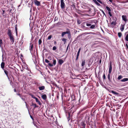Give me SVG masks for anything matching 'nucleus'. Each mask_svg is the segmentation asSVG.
I'll return each instance as SVG.
<instances>
[{
  "label": "nucleus",
  "mask_w": 128,
  "mask_h": 128,
  "mask_svg": "<svg viewBox=\"0 0 128 128\" xmlns=\"http://www.w3.org/2000/svg\"><path fill=\"white\" fill-rule=\"evenodd\" d=\"M108 13L110 16L111 17L112 16V14H111V12H108Z\"/></svg>",
  "instance_id": "obj_38"
},
{
  "label": "nucleus",
  "mask_w": 128,
  "mask_h": 128,
  "mask_svg": "<svg viewBox=\"0 0 128 128\" xmlns=\"http://www.w3.org/2000/svg\"><path fill=\"white\" fill-rule=\"evenodd\" d=\"M116 19L114 20V21H112L111 23V24L115 26L116 24Z\"/></svg>",
  "instance_id": "obj_16"
},
{
  "label": "nucleus",
  "mask_w": 128,
  "mask_h": 128,
  "mask_svg": "<svg viewBox=\"0 0 128 128\" xmlns=\"http://www.w3.org/2000/svg\"><path fill=\"white\" fill-rule=\"evenodd\" d=\"M25 103L26 104V107L28 109V105H27V104H26V101H25Z\"/></svg>",
  "instance_id": "obj_46"
},
{
  "label": "nucleus",
  "mask_w": 128,
  "mask_h": 128,
  "mask_svg": "<svg viewBox=\"0 0 128 128\" xmlns=\"http://www.w3.org/2000/svg\"><path fill=\"white\" fill-rule=\"evenodd\" d=\"M79 55L78 54H77L76 58V60L78 59Z\"/></svg>",
  "instance_id": "obj_44"
},
{
  "label": "nucleus",
  "mask_w": 128,
  "mask_h": 128,
  "mask_svg": "<svg viewBox=\"0 0 128 128\" xmlns=\"http://www.w3.org/2000/svg\"><path fill=\"white\" fill-rule=\"evenodd\" d=\"M26 64H24L23 65H22V70H21L22 71H23L24 70V69L26 68Z\"/></svg>",
  "instance_id": "obj_9"
},
{
  "label": "nucleus",
  "mask_w": 128,
  "mask_h": 128,
  "mask_svg": "<svg viewBox=\"0 0 128 128\" xmlns=\"http://www.w3.org/2000/svg\"><path fill=\"white\" fill-rule=\"evenodd\" d=\"M52 38V35H50L49 36L48 38V40H50Z\"/></svg>",
  "instance_id": "obj_34"
},
{
  "label": "nucleus",
  "mask_w": 128,
  "mask_h": 128,
  "mask_svg": "<svg viewBox=\"0 0 128 128\" xmlns=\"http://www.w3.org/2000/svg\"><path fill=\"white\" fill-rule=\"evenodd\" d=\"M86 25L88 26H91V24H86Z\"/></svg>",
  "instance_id": "obj_43"
},
{
  "label": "nucleus",
  "mask_w": 128,
  "mask_h": 128,
  "mask_svg": "<svg viewBox=\"0 0 128 128\" xmlns=\"http://www.w3.org/2000/svg\"><path fill=\"white\" fill-rule=\"evenodd\" d=\"M122 20L124 22L125 24L128 21L127 17L126 15H123L122 16Z\"/></svg>",
  "instance_id": "obj_2"
},
{
  "label": "nucleus",
  "mask_w": 128,
  "mask_h": 128,
  "mask_svg": "<svg viewBox=\"0 0 128 128\" xmlns=\"http://www.w3.org/2000/svg\"><path fill=\"white\" fill-rule=\"evenodd\" d=\"M110 2H111L112 1V0H108Z\"/></svg>",
  "instance_id": "obj_57"
},
{
  "label": "nucleus",
  "mask_w": 128,
  "mask_h": 128,
  "mask_svg": "<svg viewBox=\"0 0 128 128\" xmlns=\"http://www.w3.org/2000/svg\"><path fill=\"white\" fill-rule=\"evenodd\" d=\"M32 106H34V108H35L36 107H38V106H37L36 104H35L32 103Z\"/></svg>",
  "instance_id": "obj_24"
},
{
  "label": "nucleus",
  "mask_w": 128,
  "mask_h": 128,
  "mask_svg": "<svg viewBox=\"0 0 128 128\" xmlns=\"http://www.w3.org/2000/svg\"><path fill=\"white\" fill-rule=\"evenodd\" d=\"M128 80V78H124L122 79L121 80V81L122 82H125L127 81Z\"/></svg>",
  "instance_id": "obj_13"
},
{
  "label": "nucleus",
  "mask_w": 128,
  "mask_h": 128,
  "mask_svg": "<svg viewBox=\"0 0 128 128\" xmlns=\"http://www.w3.org/2000/svg\"><path fill=\"white\" fill-rule=\"evenodd\" d=\"M106 8L108 10V12H111V9L108 7L106 6Z\"/></svg>",
  "instance_id": "obj_26"
},
{
  "label": "nucleus",
  "mask_w": 128,
  "mask_h": 128,
  "mask_svg": "<svg viewBox=\"0 0 128 128\" xmlns=\"http://www.w3.org/2000/svg\"><path fill=\"white\" fill-rule=\"evenodd\" d=\"M36 102H38L39 105H40L41 104V103L40 102L39 100L37 98H36Z\"/></svg>",
  "instance_id": "obj_18"
},
{
  "label": "nucleus",
  "mask_w": 128,
  "mask_h": 128,
  "mask_svg": "<svg viewBox=\"0 0 128 128\" xmlns=\"http://www.w3.org/2000/svg\"><path fill=\"white\" fill-rule=\"evenodd\" d=\"M126 50L128 49V43L126 42Z\"/></svg>",
  "instance_id": "obj_36"
},
{
  "label": "nucleus",
  "mask_w": 128,
  "mask_h": 128,
  "mask_svg": "<svg viewBox=\"0 0 128 128\" xmlns=\"http://www.w3.org/2000/svg\"><path fill=\"white\" fill-rule=\"evenodd\" d=\"M56 41H55L54 42V44H56Z\"/></svg>",
  "instance_id": "obj_53"
},
{
  "label": "nucleus",
  "mask_w": 128,
  "mask_h": 128,
  "mask_svg": "<svg viewBox=\"0 0 128 128\" xmlns=\"http://www.w3.org/2000/svg\"><path fill=\"white\" fill-rule=\"evenodd\" d=\"M99 2L101 4H102V2L100 1V0H96Z\"/></svg>",
  "instance_id": "obj_45"
},
{
  "label": "nucleus",
  "mask_w": 128,
  "mask_h": 128,
  "mask_svg": "<svg viewBox=\"0 0 128 128\" xmlns=\"http://www.w3.org/2000/svg\"><path fill=\"white\" fill-rule=\"evenodd\" d=\"M100 11H101V12H102V13H103V14L104 15L106 16V14H105V13H104V12L102 10H101Z\"/></svg>",
  "instance_id": "obj_41"
},
{
  "label": "nucleus",
  "mask_w": 128,
  "mask_h": 128,
  "mask_svg": "<svg viewBox=\"0 0 128 128\" xmlns=\"http://www.w3.org/2000/svg\"><path fill=\"white\" fill-rule=\"evenodd\" d=\"M31 96L34 99H36V97L33 94H31Z\"/></svg>",
  "instance_id": "obj_37"
},
{
  "label": "nucleus",
  "mask_w": 128,
  "mask_h": 128,
  "mask_svg": "<svg viewBox=\"0 0 128 128\" xmlns=\"http://www.w3.org/2000/svg\"><path fill=\"white\" fill-rule=\"evenodd\" d=\"M21 98L22 100H23V101H25V99L24 98H23L22 97H21Z\"/></svg>",
  "instance_id": "obj_48"
},
{
  "label": "nucleus",
  "mask_w": 128,
  "mask_h": 128,
  "mask_svg": "<svg viewBox=\"0 0 128 128\" xmlns=\"http://www.w3.org/2000/svg\"><path fill=\"white\" fill-rule=\"evenodd\" d=\"M126 33H128V31L126 32Z\"/></svg>",
  "instance_id": "obj_59"
},
{
  "label": "nucleus",
  "mask_w": 128,
  "mask_h": 128,
  "mask_svg": "<svg viewBox=\"0 0 128 128\" xmlns=\"http://www.w3.org/2000/svg\"><path fill=\"white\" fill-rule=\"evenodd\" d=\"M3 60V57H2V60Z\"/></svg>",
  "instance_id": "obj_62"
},
{
  "label": "nucleus",
  "mask_w": 128,
  "mask_h": 128,
  "mask_svg": "<svg viewBox=\"0 0 128 128\" xmlns=\"http://www.w3.org/2000/svg\"><path fill=\"white\" fill-rule=\"evenodd\" d=\"M33 49V44L32 43L30 44V50L31 51Z\"/></svg>",
  "instance_id": "obj_15"
},
{
  "label": "nucleus",
  "mask_w": 128,
  "mask_h": 128,
  "mask_svg": "<svg viewBox=\"0 0 128 128\" xmlns=\"http://www.w3.org/2000/svg\"><path fill=\"white\" fill-rule=\"evenodd\" d=\"M81 125L82 126H85L86 124H85L84 122H82L81 124Z\"/></svg>",
  "instance_id": "obj_29"
},
{
  "label": "nucleus",
  "mask_w": 128,
  "mask_h": 128,
  "mask_svg": "<svg viewBox=\"0 0 128 128\" xmlns=\"http://www.w3.org/2000/svg\"><path fill=\"white\" fill-rule=\"evenodd\" d=\"M62 41L64 42H66V39L64 38H63L62 39Z\"/></svg>",
  "instance_id": "obj_39"
},
{
  "label": "nucleus",
  "mask_w": 128,
  "mask_h": 128,
  "mask_svg": "<svg viewBox=\"0 0 128 128\" xmlns=\"http://www.w3.org/2000/svg\"><path fill=\"white\" fill-rule=\"evenodd\" d=\"M103 78L105 80L106 79V77L105 76V74H104L103 76Z\"/></svg>",
  "instance_id": "obj_40"
},
{
  "label": "nucleus",
  "mask_w": 128,
  "mask_h": 128,
  "mask_svg": "<svg viewBox=\"0 0 128 128\" xmlns=\"http://www.w3.org/2000/svg\"><path fill=\"white\" fill-rule=\"evenodd\" d=\"M125 25V24H121L120 27V30L122 32H123L124 30Z\"/></svg>",
  "instance_id": "obj_8"
},
{
  "label": "nucleus",
  "mask_w": 128,
  "mask_h": 128,
  "mask_svg": "<svg viewBox=\"0 0 128 128\" xmlns=\"http://www.w3.org/2000/svg\"><path fill=\"white\" fill-rule=\"evenodd\" d=\"M125 36V40L126 41H128V33H127Z\"/></svg>",
  "instance_id": "obj_17"
},
{
  "label": "nucleus",
  "mask_w": 128,
  "mask_h": 128,
  "mask_svg": "<svg viewBox=\"0 0 128 128\" xmlns=\"http://www.w3.org/2000/svg\"><path fill=\"white\" fill-rule=\"evenodd\" d=\"M118 35L119 38H120L122 35V33L120 32L118 33Z\"/></svg>",
  "instance_id": "obj_25"
},
{
  "label": "nucleus",
  "mask_w": 128,
  "mask_h": 128,
  "mask_svg": "<svg viewBox=\"0 0 128 128\" xmlns=\"http://www.w3.org/2000/svg\"><path fill=\"white\" fill-rule=\"evenodd\" d=\"M4 72L5 74L8 77V78H9L8 76V71L6 70H4Z\"/></svg>",
  "instance_id": "obj_23"
},
{
  "label": "nucleus",
  "mask_w": 128,
  "mask_h": 128,
  "mask_svg": "<svg viewBox=\"0 0 128 128\" xmlns=\"http://www.w3.org/2000/svg\"><path fill=\"white\" fill-rule=\"evenodd\" d=\"M30 117L33 120H34V119L33 118H32V116H30Z\"/></svg>",
  "instance_id": "obj_50"
},
{
  "label": "nucleus",
  "mask_w": 128,
  "mask_h": 128,
  "mask_svg": "<svg viewBox=\"0 0 128 128\" xmlns=\"http://www.w3.org/2000/svg\"><path fill=\"white\" fill-rule=\"evenodd\" d=\"M122 78H123L122 76L121 75H120V76H118V80H120V79Z\"/></svg>",
  "instance_id": "obj_27"
},
{
  "label": "nucleus",
  "mask_w": 128,
  "mask_h": 128,
  "mask_svg": "<svg viewBox=\"0 0 128 128\" xmlns=\"http://www.w3.org/2000/svg\"><path fill=\"white\" fill-rule=\"evenodd\" d=\"M4 12V11H3V12Z\"/></svg>",
  "instance_id": "obj_63"
},
{
  "label": "nucleus",
  "mask_w": 128,
  "mask_h": 128,
  "mask_svg": "<svg viewBox=\"0 0 128 128\" xmlns=\"http://www.w3.org/2000/svg\"><path fill=\"white\" fill-rule=\"evenodd\" d=\"M18 95H19V96H20V94H18Z\"/></svg>",
  "instance_id": "obj_61"
},
{
  "label": "nucleus",
  "mask_w": 128,
  "mask_h": 128,
  "mask_svg": "<svg viewBox=\"0 0 128 128\" xmlns=\"http://www.w3.org/2000/svg\"><path fill=\"white\" fill-rule=\"evenodd\" d=\"M81 48H79L78 50V52H77V54L79 55L80 52L81 50Z\"/></svg>",
  "instance_id": "obj_30"
},
{
  "label": "nucleus",
  "mask_w": 128,
  "mask_h": 128,
  "mask_svg": "<svg viewBox=\"0 0 128 128\" xmlns=\"http://www.w3.org/2000/svg\"><path fill=\"white\" fill-rule=\"evenodd\" d=\"M42 98L44 100H46L47 98V96L45 94H44L43 95H42V96H41Z\"/></svg>",
  "instance_id": "obj_12"
},
{
  "label": "nucleus",
  "mask_w": 128,
  "mask_h": 128,
  "mask_svg": "<svg viewBox=\"0 0 128 128\" xmlns=\"http://www.w3.org/2000/svg\"><path fill=\"white\" fill-rule=\"evenodd\" d=\"M96 22L95 23V22L94 24L92 26H91L90 28L91 29H94L96 26Z\"/></svg>",
  "instance_id": "obj_14"
},
{
  "label": "nucleus",
  "mask_w": 128,
  "mask_h": 128,
  "mask_svg": "<svg viewBox=\"0 0 128 128\" xmlns=\"http://www.w3.org/2000/svg\"><path fill=\"white\" fill-rule=\"evenodd\" d=\"M94 3L98 6H100V4L98 3L96 0H92Z\"/></svg>",
  "instance_id": "obj_20"
},
{
  "label": "nucleus",
  "mask_w": 128,
  "mask_h": 128,
  "mask_svg": "<svg viewBox=\"0 0 128 128\" xmlns=\"http://www.w3.org/2000/svg\"><path fill=\"white\" fill-rule=\"evenodd\" d=\"M14 92H16V89L15 88L14 90Z\"/></svg>",
  "instance_id": "obj_55"
},
{
  "label": "nucleus",
  "mask_w": 128,
  "mask_h": 128,
  "mask_svg": "<svg viewBox=\"0 0 128 128\" xmlns=\"http://www.w3.org/2000/svg\"><path fill=\"white\" fill-rule=\"evenodd\" d=\"M60 6L61 8L64 9L65 8V4L64 2V0H61Z\"/></svg>",
  "instance_id": "obj_4"
},
{
  "label": "nucleus",
  "mask_w": 128,
  "mask_h": 128,
  "mask_svg": "<svg viewBox=\"0 0 128 128\" xmlns=\"http://www.w3.org/2000/svg\"><path fill=\"white\" fill-rule=\"evenodd\" d=\"M2 44V40L1 39H0V46H1Z\"/></svg>",
  "instance_id": "obj_32"
},
{
  "label": "nucleus",
  "mask_w": 128,
  "mask_h": 128,
  "mask_svg": "<svg viewBox=\"0 0 128 128\" xmlns=\"http://www.w3.org/2000/svg\"><path fill=\"white\" fill-rule=\"evenodd\" d=\"M45 62H46L48 63L49 62V61L47 59H46L45 60Z\"/></svg>",
  "instance_id": "obj_42"
},
{
  "label": "nucleus",
  "mask_w": 128,
  "mask_h": 128,
  "mask_svg": "<svg viewBox=\"0 0 128 128\" xmlns=\"http://www.w3.org/2000/svg\"><path fill=\"white\" fill-rule=\"evenodd\" d=\"M83 127L82 128H85V126H82Z\"/></svg>",
  "instance_id": "obj_58"
},
{
  "label": "nucleus",
  "mask_w": 128,
  "mask_h": 128,
  "mask_svg": "<svg viewBox=\"0 0 128 128\" xmlns=\"http://www.w3.org/2000/svg\"><path fill=\"white\" fill-rule=\"evenodd\" d=\"M112 64H111V62H110V65L109 66V71H108V73L109 74H110L112 72Z\"/></svg>",
  "instance_id": "obj_7"
},
{
  "label": "nucleus",
  "mask_w": 128,
  "mask_h": 128,
  "mask_svg": "<svg viewBox=\"0 0 128 128\" xmlns=\"http://www.w3.org/2000/svg\"><path fill=\"white\" fill-rule=\"evenodd\" d=\"M56 46H54L52 48V50H56Z\"/></svg>",
  "instance_id": "obj_33"
},
{
  "label": "nucleus",
  "mask_w": 128,
  "mask_h": 128,
  "mask_svg": "<svg viewBox=\"0 0 128 128\" xmlns=\"http://www.w3.org/2000/svg\"><path fill=\"white\" fill-rule=\"evenodd\" d=\"M127 43H128V42H127Z\"/></svg>",
  "instance_id": "obj_64"
},
{
  "label": "nucleus",
  "mask_w": 128,
  "mask_h": 128,
  "mask_svg": "<svg viewBox=\"0 0 128 128\" xmlns=\"http://www.w3.org/2000/svg\"><path fill=\"white\" fill-rule=\"evenodd\" d=\"M34 2L35 5L39 6L40 5V2L37 0H34Z\"/></svg>",
  "instance_id": "obj_6"
},
{
  "label": "nucleus",
  "mask_w": 128,
  "mask_h": 128,
  "mask_svg": "<svg viewBox=\"0 0 128 128\" xmlns=\"http://www.w3.org/2000/svg\"><path fill=\"white\" fill-rule=\"evenodd\" d=\"M56 60H53V64H51L50 63H48V64L50 66L52 67L54 66L56 64Z\"/></svg>",
  "instance_id": "obj_5"
},
{
  "label": "nucleus",
  "mask_w": 128,
  "mask_h": 128,
  "mask_svg": "<svg viewBox=\"0 0 128 128\" xmlns=\"http://www.w3.org/2000/svg\"><path fill=\"white\" fill-rule=\"evenodd\" d=\"M101 62V60H100V62Z\"/></svg>",
  "instance_id": "obj_60"
},
{
  "label": "nucleus",
  "mask_w": 128,
  "mask_h": 128,
  "mask_svg": "<svg viewBox=\"0 0 128 128\" xmlns=\"http://www.w3.org/2000/svg\"><path fill=\"white\" fill-rule=\"evenodd\" d=\"M111 92L113 94H116L117 95H118L119 94L118 93L116 92L114 90H112L111 91Z\"/></svg>",
  "instance_id": "obj_19"
},
{
  "label": "nucleus",
  "mask_w": 128,
  "mask_h": 128,
  "mask_svg": "<svg viewBox=\"0 0 128 128\" xmlns=\"http://www.w3.org/2000/svg\"><path fill=\"white\" fill-rule=\"evenodd\" d=\"M77 21H78V24H80V22H79V21H78V20Z\"/></svg>",
  "instance_id": "obj_52"
},
{
  "label": "nucleus",
  "mask_w": 128,
  "mask_h": 128,
  "mask_svg": "<svg viewBox=\"0 0 128 128\" xmlns=\"http://www.w3.org/2000/svg\"><path fill=\"white\" fill-rule=\"evenodd\" d=\"M42 42V41L40 39L39 40L38 42V44L40 45Z\"/></svg>",
  "instance_id": "obj_31"
},
{
  "label": "nucleus",
  "mask_w": 128,
  "mask_h": 128,
  "mask_svg": "<svg viewBox=\"0 0 128 128\" xmlns=\"http://www.w3.org/2000/svg\"><path fill=\"white\" fill-rule=\"evenodd\" d=\"M38 89L40 90H43L44 89L45 87L44 86H39L38 87Z\"/></svg>",
  "instance_id": "obj_11"
},
{
  "label": "nucleus",
  "mask_w": 128,
  "mask_h": 128,
  "mask_svg": "<svg viewBox=\"0 0 128 128\" xmlns=\"http://www.w3.org/2000/svg\"><path fill=\"white\" fill-rule=\"evenodd\" d=\"M81 36V35H79L78 36H77V38H79Z\"/></svg>",
  "instance_id": "obj_49"
},
{
  "label": "nucleus",
  "mask_w": 128,
  "mask_h": 128,
  "mask_svg": "<svg viewBox=\"0 0 128 128\" xmlns=\"http://www.w3.org/2000/svg\"><path fill=\"white\" fill-rule=\"evenodd\" d=\"M85 34H90V33H86Z\"/></svg>",
  "instance_id": "obj_54"
},
{
  "label": "nucleus",
  "mask_w": 128,
  "mask_h": 128,
  "mask_svg": "<svg viewBox=\"0 0 128 128\" xmlns=\"http://www.w3.org/2000/svg\"><path fill=\"white\" fill-rule=\"evenodd\" d=\"M8 34L10 37V38L11 42L13 44L14 41V38L13 36L12 35V32L11 30L10 29L8 30Z\"/></svg>",
  "instance_id": "obj_1"
},
{
  "label": "nucleus",
  "mask_w": 128,
  "mask_h": 128,
  "mask_svg": "<svg viewBox=\"0 0 128 128\" xmlns=\"http://www.w3.org/2000/svg\"><path fill=\"white\" fill-rule=\"evenodd\" d=\"M15 30L16 32V34H17V28L16 27H16H15Z\"/></svg>",
  "instance_id": "obj_47"
},
{
  "label": "nucleus",
  "mask_w": 128,
  "mask_h": 128,
  "mask_svg": "<svg viewBox=\"0 0 128 128\" xmlns=\"http://www.w3.org/2000/svg\"><path fill=\"white\" fill-rule=\"evenodd\" d=\"M68 34V36L69 35H70V32L69 30H68L67 31L62 32V37H63L64 36V35L65 34Z\"/></svg>",
  "instance_id": "obj_3"
},
{
  "label": "nucleus",
  "mask_w": 128,
  "mask_h": 128,
  "mask_svg": "<svg viewBox=\"0 0 128 128\" xmlns=\"http://www.w3.org/2000/svg\"><path fill=\"white\" fill-rule=\"evenodd\" d=\"M94 21L93 20H91L90 22V23H92Z\"/></svg>",
  "instance_id": "obj_51"
},
{
  "label": "nucleus",
  "mask_w": 128,
  "mask_h": 128,
  "mask_svg": "<svg viewBox=\"0 0 128 128\" xmlns=\"http://www.w3.org/2000/svg\"><path fill=\"white\" fill-rule=\"evenodd\" d=\"M68 46H67V50H68Z\"/></svg>",
  "instance_id": "obj_56"
},
{
  "label": "nucleus",
  "mask_w": 128,
  "mask_h": 128,
  "mask_svg": "<svg viewBox=\"0 0 128 128\" xmlns=\"http://www.w3.org/2000/svg\"><path fill=\"white\" fill-rule=\"evenodd\" d=\"M58 62L60 65H61L64 62V61L60 59L58 60Z\"/></svg>",
  "instance_id": "obj_10"
},
{
  "label": "nucleus",
  "mask_w": 128,
  "mask_h": 128,
  "mask_svg": "<svg viewBox=\"0 0 128 128\" xmlns=\"http://www.w3.org/2000/svg\"><path fill=\"white\" fill-rule=\"evenodd\" d=\"M85 60H82V66H84V65H85Z\"/></svg>",
  "instance_id": "obj_22"
},
{
  "label": "nucleus",
  "mask_w": 128,
  "mask_h": 128,
  "mask_svg": "<svg viewBox=\"0 0 128 128\" xmlns=\"http://www.w3.org/2000/svg\"><path fill=\"white\" fill-rule=\"evenodd\" d=\"M71 6L72 7V8L74 9H75L76 6L74 4H72L71 5Z\"/></svg>",
  "instance_id": "obj_28"
},
{
  "label": "nucleus",
  "mask_w": 128,
  "mask_h": 128,
  "mask_svg": "<svg viewBox=\"0 0 128 128\" xmlns=\"http://www.w3.org/2000/svg\"><path fill=\"white\" fill-rule=\"evenodd\" d=\"M1 67L2 69H4V62H2L1 64Z\"/></svg>",
  "instance_id": "obj_21"
},
{
  "label": "nucleus",
  "mask_w": 128,
  "mask_h": 128,
  "mask_svg": "<svg viewBox=\"0 0 128 128\" xmlns=\"http://www.w3.org/2000/svg\"><path fill=\"white\" fill-rule=\"evenodd\" d=\"M110 74L109 73V74H108V80L110 81Z\"/></svg>",
  "instance_id": "obj_35"
}]
</instances>
